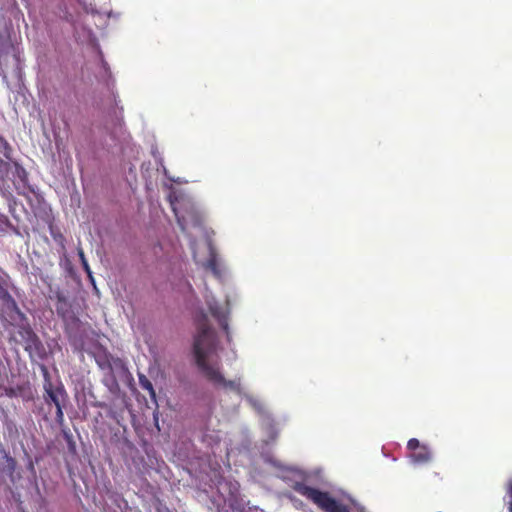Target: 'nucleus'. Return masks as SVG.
<instances>
[{"label":"nucleus","mask_w":512,"mask_h":512,"mask_svg":"<svg viewBox=\"0 0 512 512\" xmlns=\"http://www.w3.org/2000/svg\"><path fill=\"white\" fill-rule=\"evenodd\" d=\"M197 334L193 343V354L198 368L203 372L205 377L216 385L229 388L231 390H239V383L232 380H226L221 374L218 366L208 363V357L216 349V338L211 329L206 314L202 313L197 321Z\"/></svg>","instance_id":"f257e3e1"},{"label":"nucleus","mask_w":512,"mask_h":512,"mask_svg":"<svg viewBox=\"0 0 512 512\" xmlns=\"http://www.w3.org/2000/svg\"><path fill=\"white\" fill-rule=\"evenodd\" d=\"M169 200L183 231L201 226L204 221V213L189 197L173 191L169 194Z\"/></svg>","instance_id":"f03ea898"},{"label":"nucleus","mask_w":512,"mask_h":512,"mask_svg":"<svg viewBox=\"0 0 512 512\" xmlns=\"http://www.w3.org/2000/svg\"><path fill=\"white\" fill-rule=\"evenodd\" d=\"M292 489L324 512H350L346 505L332 497L327 491H321L298 481L293 483Z\"/></svg>","instance_id":"7ed1b4c3"},{"label":"nucleus","mask_w":512,"mask_h":512,"mask_svg":"<svg viewBox=\"0 0 512 512\" xmlns=\"http://www.w3.org/2000/svg\"><path fill=\"white\" fill-rule=\"evenodd\" d=\"M44 388V399L46 403L52 402L55 407L62 405V401L67 398V393L63 386H59L54 388L52 382L49 379L48 372L45 371V382L43 385Z\"/></svg>","instance_id":"20e7f679"},{"label":"nucleus","mask_w":512,"mask_h":512,"mask_svg":"<svg viewBox=\"0 0 512 512\" xmlns=\"http://www.w3.org/2000/svg\"><path fill=\"white\" fill-rule=\"evenodd\" d=\"M95 361L100 368V370L110 371L114 369V366H123L122 361L120 359H114L112 355L106 351L98 353L95 356Z\"/></svg>","instance_id":"39448f33"},{"label":"nucleus","mask_w":512,"mask_h":512,"mask_svg":"<svg viewBox=\"0 0 512 512\" xmlns=\"http://www.w3.org/2000/svg\"><path fill=\"white\" fill-rule=\"evenodd\" d=\"M211 315L218 321L221 328L228 334V311L218 304H208Z\"/></svg>","instance_id":"423d86ee"},{"label":"nucleus","mask_w":512,"mask_h":512,"mask_svg":"<svg viewBox=\"0 0 512 512\" xmlns=\"http://www.w3.org/2000/svg\"><path fill=\"white\" fill-rule=\"evenodd\" d=\"M102 383L107 387L111 394L117 395L120 392V385L114 374V369L110 371H104Z\"/></svg>","instance_id":"0eeeda50"},{"label":"nucleus","mask_w":512,"mask_h":512,"mask_svg":"<svg viewBox=\"0 0 512 512\" xmlns=\"http://www.w3.org/2000/svg\"><path fill=\"white\" fill-rule=\"evenodd\" d=\"M411 458L417 464H425L431 461L432 453L427 446L421 445L415 452L411 453Z\"/></svg>","instance_id":"6e6552de"},{"label":"nucleus","mask_w":512,"mask_h":512,"mask_svg":"<svg viewBox=\"0 0 512 512\" xmlns=\"http://www.w3.org/2000/svg\"><path fill=\"white\" fill-rule=\"evenodd\" d=\"M6 277L7 275L0 269V299L7 304H12L16 308V302L7 290Z\"/></svg>","instance_id":"1a4fd4ad"},{"label":"nucleus","mask_w":512,"mask_h":512,"mask_svg":"<svg viewBox=\"0 0 512 512\" xmlns=\"http://www.w3.org/2000/svg\"><path fill=\"white\" fill-rule=\"evenodd\" d=\"M203 267L206 271L211 272L217 278L222 276L218 258H208L207 261L203 263Z\"/></svg>","instance_id":"9d476101"},{"label":"nucleus","mask_w":512,"mask_h":512,"mask_svg":"<svg viewBox=\"0 0 512 512\" xmlns=\"http://www.w3.org/2000/svg\"><path fill=\"white\" fill-rule=\"evenodd\" d=\"M139 384L143 390H146L150 394L151 398H156V393L153 388V385L147 377H145L144 375L139 376Z\"/></svg>","instance_id":"9b49d317"},{"label":"nucleus","mask_w":512,"mask_h":512,"mask_svg":"<svg viewBox=\"0 0 512 512\" xmlns=\"http://www.w3.org/2000/svg\"><path fill=\"white\" fill-rule=\"evenodd\" d=\"M13 61H14V66H15L13 69V74L17 79H20V77H21V67H20L21 60H20L19 54L15 51V49H13Z\"/></svg>","instance_id":"f8f14e48"},{"label":"nucleus","mask_w":512,"mask_h":512,"mask_svg":"<svg viewBox=\"0 0 512 512\" xmlns=\"http://www.w3.org/2000/svg\"><path fill=\"white\" fill-rule=\"evenodd\" d=\"M506 504L508 506V512H512V478H510L506 484Z\"/></svg>","instance_id":"ddd939ff"},{"label":"nucleus","mask_w":512,"mask_h":512,"mask_svg":"<svg viewBox=\"0 0 512 512\" xmlns=\"http://www.w3.org/2000/svg\"><path fill=\"white\" fill-rule=\"evenodd\" d=\"M420 446V442L416 438L410 439L407 443V448L412 452H415Z\"/></svg>","instance_id":"4468645a"},{"label":"nucleus","mask_w":512,"mask_h":512,"mask_svg":"<svg viewBox=\"0 0 512 512\" xmlns=\"http://www.w3.org/2000/svg\"><path fill=\"white\" fill-rule=\"evenodd\" d=\"M56 422L59 425H62L64 423V413H63L62 405L56 407Z\"/></svg>","instance_id":"2eb2a0df"},{"label":"nucleus","mask_w":512,"mask_h":512,"mask_svg":"<svg viewBox=\"0 0 512 512\" xmlns=\"http://www.w3.org/2000/svg\"><path fill=\"white\" fill-rule=\"evenodd\" d=\"M79 259L82 262V265H83L85 271L87 272L88 277L90 278L91 282L94 283V279L92 277V272H91L90 267H89V265H88V263L86 261V258L82 257V258H79Z\"/></svg>","instance_id":"dca6fc26"},{"label":"nucleus","mask_w":512,"mask_h":512,"mask_svg":"<svg viewBox=\"0 0 512 512\" xmlns=\"http://www.w3.org/2000/svg\"><path fill=\"white\" fill-rule=\"evenodd\" d=\"M78 2L85 11H93L92 2L90 0H78Z\"/></svg>","instance_id":"f3484780"},{"label":"nucleus","mask_w":512,"mask_h":512,"mask_svg":"<svg viewBox=\"0 0 512 512\" xmlns=\"http://www.w3.org/2000/svg\"><path fill=\"white\" fill-rule=\"evenodd\" d=\"M57 298H58L59 301H64L65 300L64 296L62 295V293H59V292L57 293Z\"/></svg>","instance_id":"a211bd4d"},{"label":"nucleus","mask_w":512,"mask_h":512,"mask_svg":"<svg viewBox=\"0 0 512 512\" xmlns=\"http://www.w3.org/2000/svg\"><path fill=\"white\" fill-rule=\"evenodd\" d=\"M3 224H4V221H3L2 217L0 216V229L2 228Z\"/></svg>","instance_id":"6ab92c4d"},{"label":"nucleus","mask_w":512,"mask_h":512,"mask_svg":"<svg viewBox=\"0 0 512 512\" xmlns=\"http://www.w3.org/2000/svg\"><path fill=\"white\" fill-rule=\"evenodd\" d=\"M158 512H170L167 508L165 509H159Z\"/></svg>","instance_id":"aec40b11"},{"label":"nucleus","mask_w":512,"mask_h":512,"mask_svg":"<svg viewBox=\"0 0 512 512\" xmlns=\"http://www.w3.org/2000/svg\"><path fill=\"white\" fill-rule=\"evenodd\" d=\"M3 77H4V79L7 78V72L4 71V76Z\"/></svg>","instance_id":"412c9836"}]
</instances>
